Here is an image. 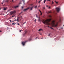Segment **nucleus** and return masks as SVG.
<instances>
[{"label": "nucleus", "mask_w": 64, "mask_h": 64, "mask_svg": "<svg viewBox=\"0 0 64 64\" xmlns=\"http://www.w3.org/2000/svg\"><path fill=\"white\" fill-rule=\"evenodd\" d=\"M52 19H47L46 20H43L42 22L44 24H46L47 25H51L53 27H56L58 25V22H56V24H55V20H53L52 22V24H50L49 22L52 20Z\"/></svg>", "instance_id": "f257e3e1"}, {"label": "nucleus", "mask_w": 64, "mask_h": 64, "mask_svg": "<svg viewBox=\"0 0 64 64\" xmlns=\"http://www.w3.org/2000/svg\"><path fill=\"white\" fill-rule=\"evenodd\" d=\"M31 40V39H30L27 41H25V42H22V45H23V46H24V45H25V44L26 43V42H28L30 41V40Z\"/></svg>", "instance_id": "f03ea898"}, {"label": "nucleus", "mask_w": 64, "mask_h": 64, "mask_svg": "<svg viewBox=\"0 0 64 64\" xmlns=\"http://www.w3.org/2000/svg\"><path fill=\"white\" fill-rule=\"evenodd\" d=\"M10 15H12L13 14L16 13V11L14 10V11L11 12H10Z\"/></svg>", "instance_id": "7ed1b4c3"}, {"label": "nucleus", "mask_w": 64, "mask_h": 64, "mask_svg": "<svg viewBox=\"0 0 64 64\" xmlns=\"http://www.w3.org/2000/svg\"><path fill=\"white\" fill-rule=\"evenodd\" d=\"M56 11L57 12H59V11H60V8H56Z\"/></svg>", "instance_id": "20e7f679"}, {"label": "nucleus", "mask_w": 64, "mask_h": 64, "mask_svg": "<svg viewBox=\"0 0 64 64\" xmlns=\"http://www.w3.org/2000/svg\"><path fill=\"white\" fill-rule=\"evenodd\" d=\"M19 7V6H14V8L16 9Z\"/></svg>", "instance_id": "39448f33"}, {"label": "nucleus", "mask_w": 64, "mask_h": 64, "mask_svg": "<svg viewBox=\"0 0 64 64\" xmlns=\"http://www.w3.org/2000/svg\"><path fill=\"white\" fill-rule=\"evenodd\" d=\"M38 21L39 22H41V20H40V17H38Z\"/></svg>", "instance_id": "423d86ee"}, {"label": "nucleus", "mask_w": 64, "mask_h": 64, "mask_svg": "<svg viewBox=\"0 0 64 64\" xmlns=\"http://www.w3.org/2000/svg\"><path fill=\"white\" fill-rule=\"evenodd\" d=\"M30 8V7H29V8H26V9H25L24 10V11H26V10H28V9Z\"/></svg>", "instance_id": "0eeeda50"}, {"label": "nucleus", "mask_w": 64, "mask_h": 64, "mask_svg": "<svg viewBox=\"0 0 64 64\" xmlns=\"http://www.w3.org/2000/svg\"><path fill=\"white\" fill-rule=\"evenodd\" d=\"M14 21H17L18 22H19V20H18V19H17V20H14Z\"/></svg>", "instance_id": "6e6552de"}, {"label": "nucleus", "mask_w": 64, "mask_h": 64, "mask_svg": "<svg viewBox=\"0 0 64 64\" xmlns=\"http://www.w3.org/2000/svg\"><path fill=\"white\" fill-rule=\"evenodd\" d=\"M51 12L50 11H48V12H46V14H48L49 13H51Z\"/></svg>", "instance_id": "1a4fd4ad"}, {"label": "nucleus", "mask_w": 64, "mask_h": 64, "mask_svg": "<svg viewBox=\"0 0 64 64\" xmlns=\"http://www.w3.org/2000/svg\"><path fill=\"white\" fill-rule=\"evenodd\" d=\"M26 33H27V32H25V33L23 35V36H25V34H26Z\"/></svg>", "instance_id": "9d476101"}, {"label": "nucleus", "mask_w": 64, "mask_h": 64, "mask_svg": "<svg viewBox=\"0 0 64 64\" xmlns=\"http://www.w3.org/2000/svg\"><path fill=\"white\" fill-rule=\"evenodd\" d=\"M48 7V9H50V6H46V8Z\"/></svg>", "instance_id": "9b49d317"}, {"label": "nucleus", "mask_w": 64, "mask_h": 64, "mask_svg": "<svg viewBox=\"0 0 64 64\" xmlns=\"http://www.w3.org/2000/svg\"><path fill=\"white\" fill-rule=\"evenodd\" d=\"M6 10V8H4L3 9V10Z\"/></svg>", "instance_id": "f8f14e48"}, {"label": "nucleus", "mask_w": 64, "mask_h": 64, "mask_svg": "<svg viewBox=\"0 0 64 64\" xmlns=\"http://www.w3.org/2000/svg\"><path fill=\"white\" fill-rule=\"evenodd\" d=\"M42 31V29H40V30H38V31Z\"/></svg>", "instance_id": "ddd939ff"}, {"label": "nucleus", "mask_w": 64, "mask_h": 64, "mask_svg": "<svg viewBox=\"0 0 64 64\" xmlns=\"http://www.w3.org/2000/svg\"><path fill=\"white\" fill-rule=\"evenodd\" d=\"M42 1V0H40V1H39V2H38V3H40V2H41Z\"/></svg>", "instance_id": "4468645a"}, {"label": "nucleus", "mask_w": 64, "mask_h": 64, "mask_svg": "<svg viewBox=\"0 0 64 64\" xmlns=\"http://www.w3.org/2000/svg\"><path fill=\"white\" fill-rule=\"evenodd\" d=\"M33 6L30 9V10H32V9H33Z\"/></svg>", "instance_id": "2eb2a0df"}, {"label": "nucleus", "mask_w": 64, "mask_h": 64, "mask_svg": "<svg viewBox=\"0 0 64 64\" xmlns=\"http://www.w3.org/2000/svg\"><path fill=\"white\" fill-rule=\"evenodd\" d=\"M52 4H54V2H53V1H52Z\"/></svg>", "instance_id": "dca6fc26"}, {"label": "nucleus", "mask_w": 64, "mask_h": 64, "mask_svg": "<svg viewBox=\"0 0 64 64\" xmlns=\"http://www.w3.org/2000/svg\"><path fill=\"white\" fill-rule=\"evenodd\" d=\"M48 17H49V18H52V16H48Z\"/></svg>", "instance_id": "f3484780"}, {"label": "nucleus", "mask_w": 64, "mask_h": 64, "mask_svg": "<svg viewBox=\"0 0 64 64\" xmlns=\"http://www.w3.org/2000/svg\"><path fill=\"white\" fill-rule=\"evenodd\" d=\"M48 27L50 28H51L52 29V30L54 29H53V28H52V27H50L49 26H48Z\"/></svg>", "instance_id": "a211bd4d"}, {"label": "nucleus", "mask_w": 64, "mask_h": 64, "mask_svg": "<svg viewBox=\"0 0 64 64\" xmlns=\"http://www.w3.org/2000/svg\"><path fill=\"white\" fill-rule=\"evenodd\" d=\"M46 2V0H44V3H45Z\"/></svg>", "instance_id": "6ab92c4d"}, {"label": "nucleus", "mask_w": 64, "mask_h": 64, "mask_svg": "<svg viewBox=\"0 0 64 64\" xmlns=\"http://www.w3.org/2000/svg\"><path fill=\"white\" fill-rule=\"evenodd\" d=\"M50 36V34H49L48 35V37Z\"/></svg>", "instance_id": "aec40b11"}, {"label": "nucleus", "mask_w": 64, "mask_h": 64, "mask_svg": "<svg viewBox=\"0 0 64 64\" xmlns=\"http://www.w3.org/2000/svg\"><path fill=\"white\" fill-rule=\"evenodd\" d=\"M55 2L56 3V4H58V2H56V1H55Z\"/></svg>", "instance_id": "412c9836"}, {"label": "nucleus", "mask_w": 64, "mask_h": 64, "mask_svg": "<svg viewBox=\"0 0 64 64\" xmlns=\"http://www.w3.org/2000/svg\"><path fill=\"white\" fill-rule=\"evenodd\" d=\"M12 17H14V16H12Z\"/></svg>", "instance_id": "4be33fe9"}, {"label": "nucleus", "mask_w": 64, "mask_h": 64, "mask_svg": "<svg viewBox=\"0 0 64 64\" xmlns=\"http://www.w3.org/2000/svg\"><path fill=\"white\" fill-rule=\"evenodd\" d=\"M10 10H9L7 11V12H10Z\"/></svg>", "instance_id": "5701e85b"}, {"label": "nucleus", "mask_w": 64, "mask_h": 64, "mask_svg": "<svg viewBox=\"0 0 64 64\" xmlns=\"http://www.w3.org/2000/svg\"><path fill=\"white\" fill-rule=\"evenodd\" d=\"M39 12H40V13H42V11H40V10H39Z\"/></svg>", "instance_id": "b1692460"}, {"label": "nucleus", "mask_w": 64, "mask_h": 64, "mask_svg": "<svg viewBox=\"0 0 64 64\" xmlns=\"http://www.w3.org/2000/svg\"><path fill=\"white\" fill-rule=\"evenodd\" d=\"M15 24H14V23L12 24V25H15Z\"/></svg>", "instance_id": "393cba45"}, {"label": "nucleus", "mask_w": 64, "mask_h": 64, "mask_svg": "<svg viewBox=\"0 0 64 64\" xmlns=\"http://www.w3.org/2000/svg\"><path fill=\"white\" fill-rule=\"evenodd\" d=\"M22 1H23V2H24V1L23 0H22Z\"/></svg>", "instance_id": "a878e982"}, {"label": "nucleus", "mask_w": 64, "mask_h": 64, "mask_svg": "<svg viewBox=\"0 0 64 64\" xmlns=\"http://www.w3.org/2000/svg\"><path fill=\"white\" fill-rule=\"evenodd\" d=\"M36 18H38V16H37V15H36Z\"/></svg>", "instance_id": "bb28decb"}, {"label": "nucleus", "mask_w": 64, "mask_h": 64, "mask_svg": "<svg viewBox=\"0 0 64 64\" xmlns=\"http://www.w3.org/2000/svg\"><path fill=\"white\" fill-rule=\"evenodd\" d=\"M37 7V6H35V8H36Z\"/></svg>", "instance_id": "cd10ccee"}, {"label": "nucleus", "mask_w": 64, "mask_h": 64, "mask_svg": "<svg viewBox=\"0 0 64 64\" xmlns=\"http://www.w3.org/2000/svg\"><path fill=\"white\" fill-rule=\"evenodd\" d=\"M22 32V30H20V32Z\"/></svg>", "instance_id": "c85d7f7f"}, {"label": "nucleus", "mask_w": 64, "mask_h": 64, "mask_svg": "<svg viewBox=\"0 0 64 64\" xmlns=\"http://www.w3.org/2000/svg\"><path fill=\"white\" fill-rule=\"evenodd\" d=\"M43 8L44 10H45V7H44V8Z\"/></svg>", "instance_id": "c756f323"}, {"label": "nucleus", "mask_w": 64, "mask_h": 64, "mask_svg": "<svg viewBox=\"0 0 64 64\" xmlns=\"http://www.w3.org/2000/svg\"><path fill=\"white\" fill-rule=\"evenodd\" d=\"M26 22H24V23L23 24V25H24V24H25Z\"/></svg>", "instance_id": "7c9ffc66"}, {"label": "nucleus", "mask_w": 64, "mask_h": 64, "mask_svg": "<svg viewBox=\"0 0 64 64\" xmlns=\"http://www.w3.org/2000/svg\"><path fill=\"white\" fill-rule=\"evenodd\" d=\"M18 24V25H20V24Z\"/></svg>", "instance_id": "2f4dec72"}, {"label": "nucleus", "mask_w": 64, "mask_h": 64, "mask_svg": "<svg viewBox=\"0 0 64 64\" xmlns=\"http://www.w3.org/2000/svg\"><path fill=\"white\" fill-rule=\"evenodd\" d=\"M10 21L11 22H12V20H10Z\"/></svg>", "instance_id": "473e14b6"}, {"label": "nucleus", "mask_w": 64, "mask_h": 64, "mask_svg": "<svg viewBox=\"0 0 64 64\" xmlns=\"http://www.w3.org/2000/svg\"><path fill=\"white\" fill-rule=\"evenodd\" d=\"M42 13H41V14H40V15L42 16Z\"/></svg>", "instance_id": "72a5a7b5"}, {"label": "nucleus", "mask_w": 64, "mask_h": 64, "mask_svg": "<svg viewBox=\"0 0 64 64\" xmlns=\"http://www.w3.org/2000/svg\"><path fill=\"white\" fill-rule=\"evenodd\" d=\"M50 0H48V1H50Z\"/></svg>", "instance_id": "f704fd0d"}, {"label": "nucleus", "mask_w": 64, "mask_h": 64, "mask_svg": "<svg viewBox=\"0 0 64 64\" xmlns=\"http://www.w3.org/2000/svg\"><path fill=\"white\" fill-rule=\"evenodd\" d=\"M22 9H23V7L22 6Z\"/></svg>", "instance_id": "c9c22d12"}, {"label": "nucleus", "mask_w": 64, "mask_h": 64, "mask_svg": "<svg viewBox=\"0 0 64 64\" xmlns=\"http://www.w3.org/2000/svg\"><path fill=\"white\" fill-rule=\"evenodd\" d=\"M22 13V12L21 13H20V15Z\"/></svg>", "instance_id": "e433bc0d"}, {"label": "nucleus", "mask_w": 64, "mask_h": 64, "mask_svg": "<svg viewBox=\"0 0 64 64\" xmlns=\"http://www.w3.org/2000/svg\"><path fill=\"white\" fill-rule=\"evenodd\" d=\"M12 2H13V0H12Z\"/></svg>", "instance_id": "4c0bfd02"}, {"label": "nucleus", "mask_w": 64, "mask_h": 64, "mask_svg": "<svg viewBox=\"0 0 64 64\" xmlns=\"http://www.w3.org/2000/svg\"><path fill=\"white\" fill-rule=\"evenodd\" d=\"M2 32V31L0 30V32Z\"/></svg>", "instance_id": "58836bf2"}, {"label": "nucleus", "mask_w": 64, "mask_h": 64, "mask_svg": "<svg viewBox=\"0 0 64 64\" xmlns=\"http://www.w3.org/2000/svg\"><path fill=\"white\" fill-rule=\"evenodd\" d=\"M1 9H2V8H0V10H1Z\"/></svg>", "instance_id": "ea45409f"}, {"label": "nucleus", "mask_w": 64, "mask_h": 64, "mask_svg": "<svg viewBox=\"0 0 64 64\" xmlns=\"http://www.w3.org/2000/svg\"><path fill=\"white\" fill-rule=\"evenodd\" d=\"M35 21H36V20H35Z\"/></svg>", "instance_id": "a19ab883"}, {"label": "nucleus", "mask_w": 64, "mask_h": 64, "mask_svg": "<svg viewBox=\"0 0 64 64\" xmlns=\"http://www.w3.org/2000/svg\"><path fill=\"white\" fill-rule=\"evenodd\" d=\"M40 35H42V34H40Z\"/></svg>", "instance_id": "79ce46f5"}, {"label": "nucleus", "mask_w": 64, "mask_h": 64, "mask_svg": "<svg viewBox=\"0 0 64 64\" xmlns=\"http://www.w3.org/2000/svg\"><path fill=\"white\" fill-rule=\"evenodd\" d=\"M2 4H3V3H2Z\"/></svg>", "instance_id": "37998d69"}, {"label": "nucleus", "mask_w": 64, "mask_h": 64, "mask_svg": "<svg viewBox=\"0 0 64 64\" xmlns=\"http://www.w3.org/2000/svg\"><path fill=\"white\" fill-rule=\"evenodd\" d=\"M7 2H8V1H7Z\"/></svg>", "instance_id": "c03bdc74"}, {"label": "nucleus", "mask_w": 64, "mask_h": 64, "mask_svg": "<svg viewBox=\"0 0 64 64\" xmlns=\"http://www.w3.org/2000/svg\"><path fill=\"white\" fill-rule=\"evenodd\" d=\"M31 6H32V5H31Z\"/></svg>", "instance_id": "a18cd8bd"}]
</instances>
